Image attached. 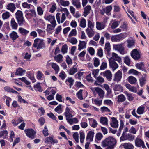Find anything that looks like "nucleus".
<instances>
[{
	"instance_id": "nucleus-62",
	"label": "nucleus",
	"mask_w": 149,
	"mask_h": 149,
	"mask_svg": "<svg viewBox=\"0 0 149 149\" xmlns=\"http://www.w3.org/2000/svg\"><path fill=\"white\" fill-rule=\"evenodd\" d=\"M105 11V13L108 14L111 11L112 9V7L111 6H107L105 8H104Z\"/></svg>"
},
{
	"instance_id": "nucleus-1",
	"label": "nucleus",
	"mask_w": 149,
	"mask_h": 149,
	"mask_svg": "<svg viewBox=\"0 0 149 149\" xmlns=\"http://www.w3.org/2000/svg\"><path fill=\"white\" fill-rule=\"evenodd\" d=\"M117 143L116 139L113 137L110 136L107 138L102 142V146L103 147L107 146V149H113Z\"/></svg>"
},
{
	"instance_id": "nucleus-28",
	"label": "nucleus",
	"mask_w": 149,
	"mask_h": 149,
	"mask_svg": "<svg viewBox=\"0 0 149 149\" xmlns=\"http://www.w3.org/2000/svg\"><path fill=\"white\" fill-rule=\"evenodd\" d=\"M104 49L105 53L109 55L111 48L110 44L109 43L105 44Z\"/></svg>"
},
{
	"instance_id": "nucleus-42",
	"label": "nucleus",
	"mask_w": 149,
	"mask_h": 149,
	"mask_svg": "<svg viewBox=\"0 0 149 149\" xmlns=\"http://www.w3.org/2000/svg\"><path fill=\"white\" fill-rule=\"evenodd\" d=\"M145 107L144 106H141L139 107L137 110V113L139 114H141L143 113L145 110Z\"/></svg>"
},
{
	"instance_id": "nucleus-24",
	"label": "nucleus",
	"mask_w": 149,
	"mask_h": 149,
	"mask_svg": "<svg viewBox=\"0 0 149 149\" xmlns=\"http://www.w3.org/2000/svg\"><path fill=\"white\" fill-rule=\"evenodd\" d=\"M45 19L49 21L50 23H56L55 17L54 16L49 15L47 16L45 18Z\"/></svg>"
},
{
	"instance_id": "nucleus-33",
	"label": "nucleus",
	"mask_w": 149,
	"mask_h": 149,
	"mask_svg": "<svg viewBox=\"0 0 149 149\" xmlns=\"http://www.w3.org/2000/svg\"><path fill=\"white\" fill-rule=\"evenodd\" d=\"M52 25L48 24L47 26V31H50L54 29L56 25V23H51Z\"/></svg>"
},
{
	"instance_id": "nucleus-64",
	"label": "nucleus",
	"mask_w": 149,
	"mask_h": 149,
	"mask_svg": "<svg viewBox=\"0 0 149 149\" xmlns=\"http://www.w3.org/2000/svg\"><path fill=\"white\" fill-rule=\"evenodd\" d=\"M101 111L102 112H110V110L106 107H103L101 108Z\"/></svg>"
},
{
	"instance_id": "nucleus-26",
	"label": "nucleus",
	"mask_w": 149,
	"mask_h": 149,
	"mask_svg": "<svg viewBox=\"0 0 149 149\" xmlns=\"http://www.w3.org/2000/svg\"><path fill=\"white\" fill-rule=\"evenodd\" d=\"M7 7V9L12 12H13L16 8L15 5L12 3L8 4Z\"/></svg>"
},
{
	"instance_id": "nucleus-23",
	"label": "nucleus",
	"mask_w": 149,
	"mask_h": 149,
	"mask_svg": "<svg viewBox=\"0 0 149 149\" xmlns=\"http://www.w3.org/2000/svg\"><path fill=\"white\" fill-rule=\"evenodd\" d=\"M72 4L76 7L77 8L79 9L81 7V3L79 0H72Z\"/></svg>"
},
{
	"instance_id": "nucleus-34",
	"label": "nucleus",
	"mask_w": 149,
	"mask_h": 149,
	"mask_svg": "<svg viewBox=\"0 0 149 149\" xmlns=\"http://www.w3.org/2000/svg\"><path fill=\"white\" fill-rule=\"evenodd\" d=\"M125 149H133L134 146L131 143H125L123 144V145Z\"/></svg>"
},
{
	"instance_id": "nucleus-25",
	"label": "nucleus",
	"mask_w": 149,
	"mask_h": 149,
	"mask_svg": "<svg viewBox=\"0 0 149 149\" xmlns=\"http://www.w3.org/2000/svg\"><path fill=\"white\" fill-rule=\"evenodd\" d=\"M97 93H98L99 96L102 99L104 97V92L101 88H99L97 90Z\"/></svg>"
},
{
	"instance_id": "nucleus-40",
	"label": "nucleus",
	"mask_w": 149,
	"mask_h": 149,
	"mask_svg": "<svg viewBox=\"0 0 149 149\" xmlns=\"http://www.w3.org/2000/svg\"><path fill=\"white\" fill-rule=\"evenodd\" d=\"M34 87L35 90L38 91L39 92H41L43 91L40 86V83H38L36 85H34Z\"/></svg>"
},
{
	"instance_id": "nucleus-46",
	"label": "nucleus",
	"mask_w": 149,
	"mask_h": 149,
	"mask_svg": "<svg viewBox=\"0 0 149 149\" xmlns=\"http://www.w3.org/2000/svg\"><path fill=\"white\" fill-rule=\"evenodd\" d=\"M80 141L81 143H84L85 139V134L84 132H80Z\"/></svg>"
},
{
	"instance_id": "nucleus-27",
	"label": "nucleus",
	"mask_w": 149,
	"mask_h": 149,
	"mask_svg": "<svg viewBox=\"0 0 149 149\" xmlns=\"http://www.w3.org/2000/svg\"><path fill=\"white\" fill-rule=\"evenodd\" d=\"M51 67L55 70L56 74H58L60 70L59 66L56 63H52L51 64Z\"/></svg>"
},
{
	"instance_id": "nucleus-8",
	"label": "nucleus",
	"mask_w": 149,
	"mask_h": 149,
	"mask_svg": "<svg viewBox=\"0 0 149 149\" xmlns=\"http://www.w3.org/2000/svg\"><path fill=\"white\" fill-rule=\"evenodd\" d=\"M101 74L105 77L109 81H111L112 78V74L109 70H107L103 73H101Z\"/></svg>"
},
{
	"instance_id": "nucleus-4",
	"label": "nucleus",
	"mask_w": 149,
	"mask_h": 149,
	"mask_svg": "<svg viewBox=\"0 0 149 149\" xmlns=\"http://www.w3.org/2000/svg\"><path fill=\"white\" fill-rule=\"evenodd\" d=\"M24 132L26 136L31 139H33L35 137L36 132L32 129H25Z\"/></svg>"
},
{
	"instance_id": "nucleus-16",
	"label": "nucleus",
	"mask_w": 149,
	"mask_h": 149,
	"mask_svg": "<svg viewBox=\"0 0 149 149\" xmlns=\"http://www.w3.org/2000/svg\"><path fill=\"white\" fill-rule=\"evenodd\" d=\"M72 111L68 107H67L65 109V111L64 113V115L66 118L68 117H72L73 116L72 114Z\"/></svg>"
},
{
	"instance_id": "nucleus-37",
	"label": "nucleus",
	"mask_w": 149,
	"mask_h": 149,
	"mask_svg": "<svg viewBox=\"0 0 149 149\" xmlns=\"http://www.w3.org/2000/svg\"><path fill=\"white\" fill-rule=\"evenodd\" d=\"M95 78H96V80L95 81L94 83L95 84L97 85V82L98 83H102L104 81V78L100 76H99Z\"/></svg>"
},
{
	"instance_id": "nucleus-30",
	"label": "nucleus",
	"mask_w": 149,
	"mask_h": 149,
	"mask_svg": "<svg viewBox=\"0 0 149 149\" xmlns=\"http://www.w3.org/2000/svg\"><path fill=\"white\" fill-rule=\"evenodd\" d=\"M18 31L21 34L23 35H26L29 32V31L22 27L19 28Z\"/></svg>"
},
{
	"instance_id": "nucleus-55",
	"label": "nucleus",
	"mask_w": 149,
	"mask_h": 149,
	"mask_svg": "<svg viewBox=\"0 0 149 149\" xmlns=\"http://www.w3.org/2000/svg\"><path fill=\"white\" fill-rule=\"evenodd\" d=\"M68 47L66 44H65L63 45L61 49V51L63 53L65 54L67 52Z\"/></svg>"
},
{
	"instance_id": "nucleus-48",
	"label": "nucleus",
	"mask_w": 149,
	"mask_h": 149,
	"mask_svg": "<svg viewBox=\"0 0 149 149\" xmlns=\"http://www.w3.org/2000/svg\"><path fill=\"white\" fill-rule=\"evenodd\" d=\"M135 66L138 69L143 70V69L144 65L142 62H140L136 64Z\"/></svg>"
},
{
	"instance_id": "nucleus-19",
	"label": "nucleus",
	"mask_w": 149,
	"mask_h": 149,
	"mask_svg": "<svg viewBox=\"0 0 149 149\" xmlns=\"http://www.w3.org/2000/svg\"><path fill=\"white\" fill-rule=\"evenodd\" d=\"M18 24L16 22L14 18H12L10 21V26L13 29H17L18 27Z\"/></svg>"
},
{
	"instance_id": "nucleus-21",
	"label": "nucleus",
	"mask_w": 149,
	"mask_h": 149,
	"mask_svg": "<svg viewBox=\"0 0 149 149\" xmlns=\"http://www.w3.org/2000/svg\"><path fill=\"white\" fill-rule=\"evenodd\" d=\"M134 136L132 135L131 134H127L126 135L124 138H121L120 139L123 141L127 139H128L129 140L132 141L134 139Z\"/></svg>"
},
{
	"instance_id": "nucleus-12",
	"label": "nucleus",
	"mask_w": 149,
	"mask_h": 149,
	"mask_svg": "<svg viewBox=\"0 0 149 149\" xmlns=\"http://www.w3.org/2000/svg\"><path fill=\"white\" fill-rule=\"evenodd\" d=\"M123 35L122 34H120L115 36H112L111 37V40L112 42H117L120 41L122 38Z\"/></svg>"
},
{
	"instance_id": "nucleus-51",
	"label": "nucleus",
	"mask_w": 149,
	"mask_h": 149,
	"mask_svg": "<svg viewBox=\"0 0 149 149\" xmlns=\"http://www.w3.org/2000/svg\"><path fill=\"white\" fill-rule=\"evenodd\" d=\"M10 17V13L8 12H6L3 13L2 15V17L3 19H7Z\"/></svg>"
},
{
	"instance_id": "nucleus-6",
	"label": "nucleus",
	"mask_w": 149,
	"mask_h": 149,
	"mask_svg": "<svg viewBox=\"0 0 149 149\" xmlns=\"http://www.w3.org/2000/svg\"><path fill=\"white\" fill-rule=\"evenodd\" d=\"M122 73L120 70H118L114 75L113 80L117 82L120 81L122 77Z\"/></svg>"
},
{
	"instance_id": "nucleus-43",
	"label": "nucleus",
	"mask_w": 149,
	"mask_h": 149,
	"mask_svg": "<svg viewBox=\"0 0 149 149\" xmlns=\"http://www.w3.org/2000/svg\"><path fill=\"white\" fill-rule=\"evenodd\" d=\"M8 132L6 130H4L0 132V136L3 137L4 139H7L8 138Z\"/></svg>"
},
{
	"instance_id": "nucleus-2",
	"label": "nucleus",
	"mask_w": 149,
	"mask_h": 149,
	"mask_svg": "<svg viewBox=\"0 0 149 149\" xmlns=\"http://www.w3.org/2000/svg\"><path fill=\"white\" fill-rule=\"evenodd\" d=\"M15 16L18 24L19 26H22L25 22L23 17L22 12L20 10H18L16 13Z\"/></svg>"
},
{
	"instance_id": "nucleus-56",
	"label": "nucleus",
	"mask_w": 149,
	"mask_h": 149,
	"mask_svg": "<svg viewBox=\"0 0 149 149\" xmlns=\"http://www.w3.org/2000/svg\"><path fill=\"white\" fill-rule=\"evenodd\" d=\"M88 28H93L94 27V22L90 20H88Z\"/></svg>"
},
{
	"instance_id": "nucleus-35",
	"label": "nucleus",
	"mask_w": 149,
	"mask_h": 149,
	"mask_svg": "<svg viewBox=\"0 0 149 149\" xmlns=\"http://www.w3.org/2000/svg\"><path fill=\"white\" fill-rule=\"evenodd\" d=\"M63 56L62 55L59 54L54 57V60L58 63H61L63 61Z\"/></svg>"
},
{
	"instance_id": "nucleus-3",
	"label": "nucleus",
	"mask_w": 149,
	"mask_h": 149,
	"mask_svg": "<svg viewBox=\"0 0 149 149\" xmlns=\"http://www.w3.org/2000/svg\"><path fill=\"white\" fill-rule=\"evenodd\" d=\"M33 46L36 48L37 49H43L45 47L44 40L39 38H36L34 40Z\"/></svg>"
},
{
	"instance_id": "nucleus-63",
	"label": "nucleus",
	"mask_w": 149,
	"mask_h": 149,
	"mask_svg": "<svg viewBox=\"0 0 149 149\" xmlns=\"http://www.w3.org/2000/svg\"><path fill=\"white\" fill-rule=\"evenodd\" d=\"M107 67V64L106 63L103 62L102 63L100 68L101 70H104Z\"/></svg>"
},
{
	"instance_id": "nucleus-47",
	"label": "nucleus",
	"mask_w": 149,
	"mask_h": 149,
	"mask_svg": "<svg viewBox=\"0 0 149 149\" xmlns=\"http://www.w3.org/2000/svg\"><path fill=\"white\" fill-rule=\"evenodd\" d=\"M60 3L61 5L64 6H68L70 4L68 1L64 0H60Z\"/></svg>"
},
{
	"instance_id": "nucleus-5",
	"label": "nucleus",
	"mask_w": 149,
	"mask_h": 149,
	"mask_svg": "<svg viewBox=\"0 0 149 149\" xmlns=\"http://www.w3.org/2000/svg\"><path fill=\"white\" fill-rule=\"evenodd\" d=\"M45 143L48 144H56L58 143V141L56 139H54L52 136H49L46 137L45 140Z\"/></svg>"
},
{
	"instance_id": "nucleus-14",
	"label": "nucleus",
	"mask_w": 149,
	"mask_h": 149,
	"mask_svg": "<svg viewBox=\"0 0 149 149\" xmlns=\"http://www.w3.org/2000/svg\"><path fill=\"white\" fill-rule=\"evenodd\" d=\"M109 65L110 67L112 68L113 70H115L118 67V65L114 60H110L109 61Z\"/></svg>"
},
{
	"instance_id": "nucleus-41",
	"label": "nucleus",
	"mask_w": 149,
	"mask_h": 149,
	"mask_svg": "<svg viewBox=\"0 0 149 149\" xmlns=\"http://www.w3.org/2000/svg\"><path fill=\"white\" fill-rule=\"evenodd\" d=\"M77 69L73 66L69 70V74L70 75H73L77 72Z\"/></svg>"
},
{
	"instance_id": "nucleus-53",
	"label": "nucleus",
	"mask_w": 149,
	"mask_h": 149,
	"mask_svg": "<svg viewBox=\"0 0 149 149\" xmlns=\"http://www.w3.org/2000/svg\"><path fill=\"white\" fill-rule=\"evenodd\" d=\"M43 75V74L40 71H38L37 73V79H38L39 80H42V78Z\"/></svg>"
},
{
	"instance_id": "nucleus-29",
	"label": "nucleus",
	"mask_w": 149,
	"mask_h": 149,
	"mask_svg": "<svg viewBox=\"0 0 149 149\" xmlns=\"http://www.w3.org/2000/svg\"><path fill=\"white\" fill-rule=\"evenodd\" d=\"M86 43L84 41H80L78 49L81 50V49L86 48Z\"/></svg>"
},
{
	"instance_id": "nucleus-57",
	"label": "nucleus",
	"mask_w": 149,
	"mask_h": 149,
	"mask_svg": "<svg viewBox=\"0 0 149 149\" xmlns=\"http://www.w3.org/2000/svg\"><path fill=\"white\" fill-rule=\"evenodd\" d=\"M146 80L145 78L142 77L139 79V81L140 83L141 86L142 87L145 84Z\"/></svg>"
},
{
	"instance_id": "nucleus-45",
	"label": "nucleus",
	"mask_w": 149,
	"mask_h": 149,
	"mask_svg": "<svg viewBox=\"0 0 149 149\" xmlns=\"http://www.w3.org/2000/svg\"><path fill=\"white\" fill-rule=\"evenodd\" d=\"M68 41L72 45L76 44L77 42V39L75 37H71L68 39Z\"/></svg>"
},
{
	"instance_id": "nucleus-11",
	"label": "nucleus",
	"mask_w": 149,
	"mask_h": 149,
	"mask_svg": "<svg viewBox=\"0 0 149 149\" xmlns=\"http://www.w3.org/2000/svg\"><path fill=\"white\" fill-rule=\"evenodd\" d=\"M106 26V24L105 22H96V28L99 30L104 29Z\"/></svg>"
},
{
	"instance_id": "nucleus-52",
	"label": "nucleus",
	"mask_w": 149,
	"mask_h": 149,
	"mask_svg": "<svg viewBox=\"0 0 149 149\" xmlns=\"http://www.w3.org/2000/svg\"><path fill=\"white\" fill-rule=\"evenodd\" d=\"M73 137L77 143L79 142V134L77 132L74 133L73 134Z\"/></svg>"
},
{
	"instance_id": "nucleus-32",
	"label": "nucleus",
	"mask_w": 149,
	"mask_h": 149,
	"mask_svg": "<svg viewBox=\"0 0 149 149\" xmlns=\"http://www.w3.org/2000/svg\"><path fill=\"white\" fill-rule=\"evenodd\" d=\"M26 71L25 70H23L21 68H19L16 70L15 72V74L17 75H22L23 73H25Z\"/></svg>"
},
{
	"instance_id": "nucleus-9",
	"label": "nucleus",
	"mask_w": 149,
	"mask_h": 149,
	"mask_svg": "<svg viewBox=\"0 0 149 149\" xmlns=\"http://www.w3.org/2000/svg\"><path fill=\"white\" fill-rule=\"evenodd\" d=\"M111 86L113 90L115 91H119V92L123 91V87L120 84H114L113 83Z\"/></svg>"
},
{
	"instance_id": "nucleus-31",
	"label": "nucleus",
	"mask_w": 149,
	"mask_h": 149,
	"mask_svg": "<svg viewBox=\"0 0 149 149\" xmlns=\"http://www.w3.org/2000/svg\"><path fill=\"white\" fill-rule=\"evenodd\" d=\"M117 102H123L126 100V98L124 95L123 94H120L117 97Z\"/></svg>"
},
{
	"instance_id": "nucleus-7",
	"label": "nucleus",
	"mask_w": 149,
	"mask_h": 149,
	"mask_svg": "<svg viewBox=\"0 0 149 149\" xmlns=\"http://www.w3.org/2000/svg\"><path fill=\"white\" fill-rule=\"evenodd\" d=\"M131 56L134 60H138L140 58V55L139 52L136 49H134L132 50L131 53Z\"/></svg>"
},
{
	"instance_id": "nucleus-50",
	"label": "nucleus",
	"mask_w": 149,
	"mask_h": 149,
	"mask_svg": "<svg viewBox=\"0 0 149 149\" xmlns=\"http://www.w3.org/2000/svg\"><path fill=\"white\" fill-rule=\"evenodd\" d=\"M139 73V72L133 69H130L128 72L129 74H132L135 75H138Z\"/></svg>"
},
{
	"instance_id": "nucleus-61",
	"label": "nucleus",
	"mask_w": 149,
	"mask_h": 149,
	"mask_svg": "<svg viewBox=\"0 0 149 149\" xmlns=\"http://www.w3.org/2000/svg\"><path fill=\"white\" fill-rule=\"evenodd\" d=\"M28 77L31 80L33 83H34L36 81V80L33 75L30 72H29L28 74Z\"/></svg>"
},
{
	"instance_id": "nucleus-49",
	"label": "nucleus",
	"mask_w": 149,
	"mask_h": 149,
	"mask_svg": "<svg viewBox=\"0 0 149 149\" xmlns=\"http://www.w3.org/2000/svg\"><path fill=\"white\" fill-rule=\"evenodd\" d=\"M120 22L119 21H114L111 25V28L114 29L116 28L119 25Z\"/></svg>"
},
{
	"instance_id": "nucleus-22",
	"label": "nucleus",
	"mask_w": 149,
	"mask_h": 149,
	"mask_svg": "<svg viewBox=\"0 0 149 149\" xmlns=\"http://www.w3.org/2000/svg\"><path fill=\"white\" fill-rule=\"evenodd\" d=\"M9 36L10 38L13 41L16 40L19 37L17 33L14 31H13L10 33Z\"/></svg>"
},
{
	"instance_id": "nucleus-54",
	"label": "nucleus",
	"mask_w": 149,
	"mask_h": 149,
	"mask_svg": "<svg viewBox=\"0 0 149 149\" xmlns=\"http://www.w3.org/2000/svg\"><path fill=\"white\" fill-rule=\"evenodd\" d=\"M94 59V66L95 67H97L100 64V60L98 58H95Z\"/></svg>"
},
{
	"instance_id": "nucleus-60",
	"label": "nucleus",
	"mask_w": 149,
	"mask_h": 149,
	"mask_svg": "<svg viewBox=\"0 0 149 149\" xmlns=\"http://www.w3.org/2000/svg\"><path fill=\"white\" fill-rule=\"evenodd\" d=\"M82 90H79L77 93V96L78 98L80 100L83 99L82 96Z\"/></svg>"
},
{
	"instance_id": "nucleus-10",
	"label": "nucleus",
	"mask_w": 149,
	"mask_h": 149,
	"mask_svg": "<svg viewBox=\"0 0 149 149\" xmlns=\"http://www.w3.org/2000/svg\"><path fill=\"white\" fill-rule=\"evenodd\" d=\"M135 144L136 146L138 147L142 146L143 148L146 147L144 142L141 139L139 138H136L135 141Z\"/></svg>"
},
{
	"instance_id": "nucleus-17",
	"label": "nucleus",
	"mask_w": 149,
	"mask_h": 149,
	"mask_svg": "<svg viewBox=\"0 0 149 149\" xmlns=\"http://www.w3.org/2000/svg\"><path fill=\"white\" fill-rule=\"evenodd\" d=\"M112 58L113 59V60L116 61L119 63H121L122 62L120 57L115 53L113 52L112 53Z\"/></svg>"
},
{
	"instance_id": "nucleus-13",
	"label": "nucleus",
	"mask_w": 149,
	"mask_h": 149,
	"mask_svg": "<svg viewBox=\"0 0 149 149\" xmlns=\"http://www.w3.org/2000/svg\"><path fill=\"white\" fill-rule=\"evenodd\" d=\"M84 10L83 12V15L86 17L90 13L91 7L89 5H87L84 8Z\"/></svg>"
},
{
	"instance_id": "nucleus-44",
	"label": "nucleus",
	"mask_w": 149,
	"mask_h": 149,
	"mask_svg": "<svg viewBox=\"0 0 149 149\" xmlns=\"http://www.w3.org/2000/svg\"><path fill=\"white\" fill-rule=\"evenodd\" d=\"M80 26L81 27L84 28L86 26V21L85 19L82 18L80 21V23L79 24Z\"/></svg>"
},
{
	"instance_id": "nucleus-58",
	"label": "nucleus",
	"mask_w": 149,
	"mask_h": 149,
	"mask_svg": "<svg viewBox=\"0 0 149 149\" xmlns=\"http://www.w3.org/2000/svg\"><path fill=\"white\" fill-rule=\"evenodd\" d=\"M128 47L130 48L133 46L134 45L135 42L134 40H130L127 41Z\"/></svg>"
},
{
	"instance_id": "nucleus-20",
	"label": "nucleus",
	"mask_w": 149,
	"mask_h": 149,
	"mask_svg": "<svg viewBox=\"0 0 149 149\" xmlns=\"http://www.w3.org/2000/svg\"><path fill=\"white\" fill-rule=\"evenodd\" d=\"M86 32L89 38L92 37L95 34L93 28H87L86 30Z\"/></svg>"
},
{
	"instance_id": "nucleus-39",
	"label": "nucleus",
	"mask_w": 149,
	"mask_h": 149,
	"mask_svg": "<svg viewBox=\"0 0 149 149\" xmlns=\"http://www.w3.org/2000/svg\"><path fill=\"white\" fill-rule=\"evenodd\" d=\"M67 82H68L70 83V88H72V86L74 84V80L72 79V77H69L66 80L65 82L66 83H67Z\"/></svg>"
},
{
	"instance_id": "nucleus-59",
	"label": "nucleus",
	"mask_w": 149,
	"mask_h": 149,
	"mask_svg": "<svg viewBox=\"0 0 149 149\" xmlns=\"http://www.w3.org/2000/svg\"><path fill=\"white\" fill-rule=\"evenodd\" d=\"M48 132L47 127L45 126L43 130V133L45 136H46L48 135L49 133Z\"/></svg>"
},
{
	"instance_id": "nucleus-15",
	"label": "nucleus",
	"mask_w": 149,
	"mask_h": 149,
	"mask_svg": "<svg viewBox=\"0 0 149 149\" xmlns=\"http://www.w3.org/2000/svg\"><path fill=\"white\" fill-rule=\"evenodd\" d=\"M112 120V122L110 123L111 126L114 128H117L118 127V121L116 118L114 117L111 118Z\"/></svg>"
},
{
	"instance_id": "nucleus-38",
	"label": "nucleus",
	"mask_w": 149,
	"mask_h": 149,
	"mask_svg": "<svg viewBox=\"0 0 149 149\" xmlns=\"http://www.w3.org/2000/svg\"><path fill=\"white\" fill-rule=\"evenodd\" d=\"M100 123L102 124L107 125L108 124V120L105 117H101L100 119Z\"/></svg>"
},
{
	"instance_id": "nucleus-18",
	"label": "nucleus",
	"mask_w": 149,
	"mask_h": 149,
	"mask_svg": "<svg viewBox=\"0 0 149 149\" xmlns=\"http://www.w3.org/2000/svg\"><path fill=\"white\" fill-rule=\"evenodd\" d=\"M94 133L92 131H90L87 134L86 139L89 140L90 141H93V137L94 136Z\"/></svg>"
},
{
	"instance_id": "nucleus-36",
	"label": "nucleus",
	"mask_w": 149,
	"mask_h": 149,
	"mask_svg": "<svg viewBox=\"0 0 149 149\" xmlns=\"http://www.w3.org/2000/svg\"><path fill=\"white\" fill-rule=\"evenodd\" d=\"M128 81L131 84H134L137 81L136 78L133 76H130L128 78Z\"/></svg>"
}]
</instances>
